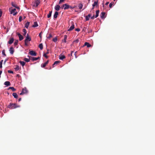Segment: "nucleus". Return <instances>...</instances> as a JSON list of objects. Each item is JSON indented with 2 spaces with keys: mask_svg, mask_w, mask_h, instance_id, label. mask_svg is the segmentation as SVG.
Here are the masks:
<instances>
[{
  "mask_svg": "<svg viewBox=\"0 0 155 155\" xmlns=\"http://www.w3.org/2000/svg\"><path fill=\"white\" fill-rule=\"evenodd\" d=\"M20 107V106L19 105H18L16 104L10 103L8 106V107L11 109H13Z\"/></svg>",
  "mask_w": 155,
  "mask_h": 155,
  "instance_id": "1",
  "label": "nucleus"
},
{
  "mask_svg": "<svg viewBox=\"0 0 155 155\" xmlns=\"http://www.w3.org/2000/svg\"><path fill=\"white\" fill-rule=\"evenodd\" d=\"M31 38L29 37L28 34H27L26 38L25 40V45L26 46H28V42L29 41H31Z\"/></svg>",
  "mask_w": 155,
  "mask_h": 155,
  "instance_id": "2",
  "label": "nucleus"
},
{
  "mask_svg": "<svg viewBox=\"0 0 155 155\" xmlns=\"http://www.w3.org/2000/svg\"><path fill=\"white\" fill-rule=\"evenodd\" d=\"M9 11L10 12V13L11 14H13V15H15L17 14V12H15L16 9L15 8H14L13 9H12V8H10L9 9Z\"/></svg>",
  "mask_w": 155,
  "mask_h": 155,
  "instance_id": "3",
  "label": "nucleus"
},
{
  "mask_svg": "<svg viewBox=\"0 0 155 155\" xmlns=\"http://www.w3.org/2000/svg\"><path fill=\"white\" fill-rule=\"evenodd\" d=\"M40 0H37L35 1V2L33 4V6L35 7H37L39 4L40 3Z\"/></svg>",
  "mask_w": 155,
  "mask_h": 155,
  "instance_id": "4",
  "label": "nucleus"
},
{
  "mask_svg": "<svg viewBox=\"0 0 155 155\" xmlns=\"http://www.w3.org/2000/svg\"><path fill=\"white\" fill-rule=\"evenodd\" d=\"M28 92V91L27 90L26 88L25 87L22 89V92L21 93H20V95H22L25 94L27 93Z\"/></svg>",
  "mask_w": 155,
  "mask_h": 155,
  "instance_id": "5",
  "label": "nucleus"
},
{
  "mask_svg": "<svg viewBox=\"0 0 155 155\" xmlns=\"http://www.w3.org/2000/svg\"><path fill=\"white\" fill-rule=\"evenodd\" d=\"M29 54L32 56H35L36 55V53L33 51H30L29 52Z\"/></svg>",
  "mask_w": 155,
  "mask_h": 155,
  "instance_id": "6",
  "label": "nucleus"
},
{
  "mask_svg": "<svg viewBox=\"0 0 155 155\" xmlns=\"http://www.w3.org/2000/svg\"><path fill=\"white\" fill-rule=\"evenodd\" d=\"M63 7H64V9H67L69 8H71V7L69 5H68L66 4H64L63 5Z\"/></svg>",
  "mask_w": 155,
  "mask_h": 155,
  "instance_id": "7",
  "label": "nucleus"
},
{
  "mask_svg": "<svg viewBox=\"0 0 155 155\" xmlns=\"http://www.w3.org/2000/svg\"><path fill=\"white\" fill-rule=\"evenodd\" d=\"M17 34L19 37V39L20 41H21L23 39V37L22 35H21L19 32H17Z\"/></svg>",
  "mask_w": 155,
  "mask_h": 155,
  "instance_id": "8",
  "label": "nucleus"
},
{
  "mask_svg": "<svg viewBox=\"0 0 155 155\" xmlns=\"http://www.w3.org/2000/svg\"><path fill=\"white\" fill-rule=\"evenodd\" d=\"M52 33H53L52 32L49 33V32H48V33L47 34V38L50 39L52 37Z\"/></svg>",
  "mask_w": 155,
  "mask_h": 155,
  "instance_id": "9",
  "label": "nucleus"
},
{
  "mask_svg": "<svg viewBox=\"0 0 155 155\" xmlns=\"http://www.w3.org/2000/svg\"><path fill=\"white\" fill-rule=\"evenodd\" d=\"M30 59L32 60L33 61H36L40 58L39 57H38L37 58H35L34 57H29Z\"/></svg>",
  "mask_w": 155,
  "mask_h": 155,
  "instance_id": "10",
  "label": "nucleus"
},
{
  "mask_svg": "<svg viewBox=\"0 0 155 155\" xmlns=\"http://www.w3.org/2000/svg\"><path fill=\"white\" fill-rule=\"evenodd\" d=\"M14 41V38H10L9 40L8 41V43L11 45L13 43Z\"/></svg>",
  "mask_w": 155,
  "mask_h": 155,
  "instance_id": "11",
  "label": "nucleus"
},
{
  "mask_svg": "<svg viewBox=\"0 0 155 155\" xmlns=\"http://www.w3.org/2000/svg\"><path fill=\"white\" fill-rule=\"evenodd\" d=\"M9 51H10V53L11 54H13L14 52V49L13 47H11L10 48V49H9Z\"/></svg>",
  "mask_w": 155,
  "mask_h": 155,
  "instance_id": "12",
  "label": "nucleus"
},
{
  "mask_svg": "<svg viewBox=\"0 0 155 155\" xmlns=\"http://www.w3.org/2000/svg\"><path fill=\"white\" fill-rule=\"evenodd\" d=\"M86 46L87 48H89L91 46V45H90L89 43L87 42H85L84 43V44L83 46L84 47Z\"/></svg>",
  "mask_w": 155,
  "mask_h": 155,
  "instance_id": "13",
  "label": "nucleus"
},
{
  "mask_svg": "<svg viewBox=\"0 0 155 155\" xmlns=\"http://www.w3.org/2000/svg\"><path fill=\"white\" fill-rule=\"evenodd\" d=\"M49 61L48 60L46 62L44 63V64H41V67L42 68H44L45 67L47 64H48V63Z\"/></svg>",
  "mask_w": 155,
  "mask_h": 155,
  "instance_id": "14",
  "label": "nucleus"
},
{
  "mask_svg": "<svg viewBox=\"0 0 155 155\" xmlns=\"http://www.w3.org/2000/svg\"><path fill=\"white\" fill-rule=\"evenodd\" d=\"M60 8V6L59 5H56L54 8L57 11H58L59 10Z\"/></svg>",
  "mask_w": 155,
  "mask_h": 155,
  "instance_id": "15",
  "label": "nucleus"
},
{
  "mask_svg": "<svg viewBox=\"0 0 155 155\" xmlns=\"http://www.w3.org/2000/svg\"><path fill=\"white\" fill-rule=\"evenodd\" d=\"M98 0L95 1L94 3V4L92 5V6L93 7H94L95 6H97L98 5Z\"/></svg>",
  "mask_w": 155,
  "mask_h": 155,
  "instance_id": "16",
  "label": "nucleus"
},
{
  "mask_svg": "<svg viewBox=\"0 0 155 155\" xmlns=\"http://www.w3.org/2000/svg\"><path fill=\"white\" fill-rule=\"evenodd\" d=\"M105 14V13L104 12H102L100 15L102 19H103L104 18V16Z\"/></svg>",
  "mask_w": 155,
  "mask_h": 155,
  "instance_id": "17",
  "label": "nucleus"
},
{
  "mask_svg": "<svg viewBox=\"0 0 155 155\" xmlns=\"http://www.w3.org/2000/svg\"><path fill=\"white\" fill-rule=\"evenodd\" d=\"M38 26V25L37 22H35L34 23V24L32 25V26L33 28H35Z\"/></svg>",
  "mask_w": 155,
  "mask_h": 155,
  "instance_id": "18",
  "label": "nucleus"
},
{
  "mask_svg": "<svg viewBox=\"0 0 155 155\" xmlns=\"http://www.w3.org/2000/svg\"><path fill=\"white\" fill-rule=\"evenodd\" d=\"M67 38V35H64V39L63 40H62V41L63 42H64V43H66V40Z\"/></svg>",
  "mask_w": 155,
  "mask_h": 155,
  "instance_id": "19",
  "label": "nucleus"
},
{
  "mask_svg": "<svg viewBox=\"0 0 155 155\" xmlns=\"http://www.w3.org/2000/svg\"><path fill=\"white\" fill-rule=\"evenodd\" d=\"M12 5L14 7L16 8H17L18 9H19V8L13 2H12Z\"/></svg>",
  "mask_w": 155,
  "mask_h": 155,
  "instance_id": "20",
  "label": "nucleus"
},
{
  "mask_svg": "<svg viewBox=\"0 0 155 155\" xmlns=\"http://www.w3.org/2000/svg\"><path fill=\"white\" fill-rule=\"evenodd\" d=\"M65 58V57L64 55H60L59 56V59L60 60H63Z\"/></svg>",
  "mask_w": 155,
  "mask_h": 155,
  "instance_id": "21",
  "label": "nucleus"
},
{
  "mask_svg": "<svg viewBox=\"0 0 155 155\" xmlns=\"http://www.w3.org/2000/svg\"><path fill=\"white\" fill-rule=\"evenodd\" d=\"M60 62H61V61H55L54 62V63L52 65L53 67H54V65H55L57 64H58L59 63H60Z\"/></svg>",
  "mask_w": 155,
  "mask_h": 155,
  "instance_id": "22",
  "label": "nucleus"
},
{
  "mask_svg": "<svg viewBox=\"0 0 155 155\" xmlns=\"http://www.w3.org/2000/svg\"><path fill=\"white\" fill-rule=\"evenodd\" d=\"M58 12H55L54 15V18H56L58 17Z\"/></svg>",
  "mask_w": 155,
  "mask_h": 155,
  "instance_id": "23",
  "label": "nucleus"
},
{
  "mask_svg": "<svg viewBox=\"0 0 155 155\" xmlns=\"http://www.w3.org/2000/svg\"><path fill=\"white\" fill-rule=\"evenodd\" d=\"M4 84L7 86H10V82L8 81H5L4 83Z\"/></svg>",
  "mask_w": 155,
  "mask_h": 155,
  "instance_id": "24",
  "label": "nucleus"
},
{
  "mask_svg": "<svg viewBox=\"0 0 155 155\" xmlns=\"http://www.w3.org/2000/svg\"><path fill=\"white\" fill-rule=\"evenodd\" d=\"M99 12V11L98 10L96 11V15L95 16V18H96L98 16Z\"/></svg>",
  "mask_w": 155,
  "mask_h": 155,
  "instance_id": "25",
  "label": "nucleus"
},
{
  "mask_svg": "<svg viewBox=\"0 0 155 155\" xmlns=\"http://www.w3.org/2000/svg\"><path fill=\"white\" fill-rule=\"evenodd\" d=\"M19 63L22 67L24 66L25 64V62L23 61H20Z\"/></svg>",
  "mask_w": 155,
  "mask_h": 155,
  "instance_id": "26",
  "label": "nucleus"
},
{
  "mask_svg": "<svg viewBox=\"0 0 155 155\" xmlns=\"http://www.w3.org/2000/svg\"><path fill=\"white\" fill-rule=\"evenodd\" d=\"M30 23L29 22H27L26 23L25 25V27L26 28H28L29 25Z\"/></svg>",
  "mask_w": 155,
  "mask_h": 155,
  "instance_id": "27",
  "label": "nucleus"
},
{
  "mask_svg": "<svg viewBox=\"0 0 155 155\" xmlns=\"http://www.w3.org/2000/svg\"><path fill=\"white\" fill-rule=\"evenodd\" d=\"M13 96L15 98H17L18 97V95L17 94L15 93H13L12 94Z\"/></svg>",
  "mask_w": 155,
  "mask_h": 155,
  "instance_id": "28",
  "label": "nucleus"
},
{
  "mask_svg": "<svg viewBox=\"0 0 155 155\" xmlns=\"http://www.w3.org/2000/svg\"><path fill=\"white\" fill-rule=\"evenodd\" d=\"M39 48L41 50H42L43 48V45L42 43L40 44L39 45Z\"/></svg>",
  "mask_w": 155,
  "mask_h": 155,
  "instance_id": "29",
  "label": "nucleus"
},
{
  "mask_svg": "<svg viewBox=\"0 0 155 155\" xmlns=\"http://www.w3.org/2000/svg\"><path fill=\"white\" fill-rule=\"evenodd\" d=\"M9 89L12 90L13 91H16V89H15L13 87H10L8 88V89Z\"/></svg>",
  "mask_w": 155,
  "mask_h": 155,
  "instance_id": "30",
  "label": "nucleus"
},
{
  "mask_svg": "<svg viewBox=\"0 0 155 155\" xmlns=\"http://www.w3.org/2000/svg\"><path fill=\"white\" fill-rule=\"evenodd\" d=\"M52 12V11H50L48 15H47V17L48 18H50Z\"/></svg>",
  "mask_w": 155,
  "mask_h": 155,
  "instance_id": "31",
  "label": "nucleus"
},
{
  "mask_svg": "<svg viewBox=\"0 0 155 155\" xmlns=\"http://www.w3.org/2000/svg\"><path fill=\"white\" fill-rule=\"evenodd\" d=\"M114 2H111L110 4L109 5L110 8H111V7H112V5H114Z\"/></svg>",
  "mask_w": 155,
  "mask_h": 155,
  "instance_id": "32",
  "label": "nucleus"
},
{
  "mask_svg": "<svg viewBox=\"0 0 155 155\" xmlns=\"http://www.w3.org/2000/svg\"><path fill=\"white\" fill-rule=\"evenodd\" d=\"M18 40H15L14 43V45L15 46H16L17 45L18 43Z\"/></svg>",
  "mask_w": 155,
  "mask_h": 155,
  "instance_id": "33",
  "label": "nucleus"
},
{
  "mask_svg": "<svg viewBox=\"0 0 155 155\" xmlns=\"http://www.w3.org/2000/svg\"><path fill=\"white\" fill-rule=\"evenodd\" d=\"M83 5L82 4H80L78 6V7H79V9H82L83 7Z\"/></svg>",
  "mask_w": 155,
  "mask_h": 155,
  "instance_id": "34",
  "label": "nucleus"
},
{
  "mask_svg": "<svg viewBox=\"0 0 155 155\" xmlns=\"http://www.w3.org/2000/svg\"><path fill=\"white\" fill-rule=\"evenodd\" d=\"M16 71H18L19 69V67L18 65H16V67L15 68Z\"/></svg>",
  "mask_w": 155,
  "mask_h": 155,
  "instance_id": "35",
  "label": "nucleus"
},
{
  "mask_svg": "<svg viewBox=\"0 0 155 155\" xmlns=\"http://www.w3.org/2000/svg\"><path fill=\"white\" fill-rule=\"evenodd\" d=\"M52 41L54 42H56L57 41V38L56 37H55L53 39Z\"/></svg>",
  "mask_w": 155,
  "mask_h": 155,
  "instance_id": "36",
  "label": "nucleus"
},
{
  "mask_svg": "<svg viewBox=\"0 0 155 155\" xmlns=\"http://www.w3.org/2000/svg\"><path fill=\"white\" fill-rule=\"evenodd\" d=\"M30 59H28L27 58H25L24 59V61H25L27 62H28L30 61Z\"/></svg>",
  "mask_w": 155,
  "mask_h": 155,
  "instance_id": "37",
  "label": "nucleus"
},
{
  "mask_svg": "<svg viewBox=\"0 0 155 155\" xmlns=\"http://www.w3.org/2000/svg\"><path fill=\"white\" fill-rule=\"evenodd\" d=\"M3 61V60H2L0 62V68H2V64Z\"/></svg>",
  "mask_w": 155,
  "mask_h": 155,
  "instance_id": "38",
  "label": "nucleus"
},
{
  "mask_svg": "<svg viewBox=\"0 0 155 155\" xmlns=\"http://www.w3.org/2000/svg\"><path fill=\"white\" fill-rule=\"evenodd\" d=\"M2 54L4 56H6V54L5 53V50H3L2 51Z\"/></svg>",
  "mask_w": 155,
  "mask_h": 155,
  "instance_id": "39",
  "label": "nucleus"
},
{
  "mask_svg": "<svg viewBox=\"0 0 155 155\" xmlns=\"http://www.w3.org/2000/svg\"><path fill=\"white\" fill-rule=\"evenodd\" d=\"M74 25H71V27H70V28L69 29H74Z\"/></svg>",
  "mask_w": 155,
  "mask_h": 155,
  "instance_id": "40",
  "label": "nucleus"
},
{
  "mask_svg": "<svg viewBox=\"0 0 155 155\" xmlns=\"http://www.w3.org/2000/svg\"><path fill=\"white\" fill-rule=\"evenodd\" d=\"M8 73H12V74L13 73V72L12 71L10 70H8Z\"/></svg>",
  "mask_w": 155,
  "mask_h": 155,
  "instance_id": "41",
  "label": "nucleus"
},
{
  "mask_svg": "<svg viewBox=\"0 0 155 155\" xmlns=\"http://www.w3.org/2000/svg\"><path fill=\"white\" fill-rule=\"evenodd\" d=\"M89 18L87 16L85 17V19L86 21H88L89 19Z\"/></svg>",
  "mask_w": 155,
  "mask_h": 155,
  "instance_id": "42",
  "label": "nucleus"
},
{
  "mask_svg": "<svg viewBox=\"0 0 155 155\" xmlns=\"http://www.w3.org/2000/svg\"><path fill=\"white\" fill-rule=\"evenodd\" d=\"M47 54H46V53H45V54H44L43 56L45 58H48V56H47Z\"/></svg>",
  "mask_w": 155,
  "mask_h": 155,
  "instance_id": "43",
  "label": "nucleus"
},
{
  "mask_svg": "<svg viewBox=\"0 0 155 155\" xmlns=\"http://www.w3.org/2000/svg\"><path fill=\"white\" fill-rule=\"evenodd\" d=\"M42 34V31H41L39 34V36L40 38L41 39L42 38L41 34Z\"/></svg>",
  "mask_w": 155,
  "mask_h": 155,
  "instance_id": "44",
  "label": "nucleus"
},
{
  "mask_svg": "<svg viewBox=\"0 0 155 155\" xmlns=\"http://www.w3.org/2000/svg\"><path fill=\"white\" fill-rule=\"evenodd\" d=\"M65 0H60L59 1V4H61V3H62V2H63Z\"/></svg>",
  "mask_w": 155,
  "mask_h": 155,
  "instance_id": "45",
  "label": "nucleus"
},
{
  "mask_svg": "<svg viewBox=\"0 0 155 155\" xmlns=\"http://www.w3.org/2000/svg\"><path fill=\"white\" fill-rule=\"evenodd\" d=\"M22 19V17L21 16H20L19 18V20L20 21H21Z\"/></svg>",
  "mask_w": 155,
  "mask_h": 155,
  "instance_id": "46",
  "label": "nucleus"
},
{
  "mask_svg": "<svg viewBox=\"0 0 155 155\" xmlns=\"http://www.w3.org/2000/svg\"><path fill=\"white\" fill-rule=\"evenodd\" d=\"M79 41L78 39H77L76 40L74 41V42L76 43H78Z\"/></svg>",
  "mask_w": 155,
  "mask_h": 155,
  "instance_id": "47",
  "label": "nucleus"
},
{
  "mask_svg": "<svg viewBox=\"0 0 155 155\" xmlns=\"http://www.w3.org/2000/svg\"><path fill=\"white\" fill-rule=\"evenodd\" d=\"M2 14V12L1 11V10L0 9V18L1 17Z\"/></svg>",
  "mask_w": 155,
  "mask_h": 155,
  "instance_id": "48",
  "label": "nucleus"
},
{
  "mask_svg": "<svg viewBox=\"0 0 155 155\" xmlns=\"http://www.w3.org/2000/svg\"><path fill=\"white\" fill-rule=\"evenodd\" d=\"M95 16L93 15V16H91V18L92 19H94L95 18Z\"/></svg>",
  "mask_w": 155,
  "mask_h": 155,
  "instance_id": "49",
  "label": "nucleus"
},
{
  "mask_svg": "<svg viewBox=\"0 0 155 155\" xmlns=\"http://www.w3.org/2000/svg\"><path fill=\"white\" fill-rule=\"evenodd\" d=\"M24 30L23 31H24V34H25H25L26 33V30Z\"/></svg>",
  "mask_w": 155,
  "mask_h": 155,
  "instance_id": "50",
  "label": "nucleus"
},
{
  "mask_svg": "<svg viewBox=\"0 0 155 155\" xmlns=\"http://www.w3.org/2000/svg\"><path fill=\"white\" fill-rule=\"evenodd\" d=\"M89 18H91V14H89L88 15H87Z\"/></svg>",
  "mask_w": 155,
  "mask_h": 155,
  "instance_id": "51",
  "label": "nucleus"
},
{
  "mask_svg": "<svg viewBox=\"0 0 155 155\" xmlns=\"http://www.w3.org/2000/svg\"><path fill=\"white\" fill-rule=\"evenodd\" d=\"M49 53V50L48 49L47 50V52H46V53H45L46 54H48Z\"/></svg>",
  "mask_w": 155,
  "mask_h": 155,
  "instance_id": "52",
  "label": "nucleus"
},
{
  "mask_svg": "<svg viewBox=\"0 0 155 155\" xmlns=\"http://www.w3.org/2000/svg\"><path fill=\"white\" fill-rule=\"evenodd\" d=\"M74 55H75V58H77V56H76V52H75L74 53Z\"/></svg>",
  "mask_w": 155,
  "mask_h": 155,
  "instance_id": "53",
  "label": "nucleus"
},
{
  "mask_svg": "<svg viewBox=\"0 0 155 155\" xmlns=\"http://www.w3.org/2000/svg\"><path fill=\"white\" fill-rule=\"evenodd\" d=\"M109 3V2H107L105 3V5H107Z\"/></svg>",
  "mask_w": 155,
  "mask_h": 155,
  "instance_id": "54",
  "label": "nucleus"
},
{
  "mask_svg": "<svg viewBox=\"0 0 155 155\" xmlns=\"http://www.w3.org/2000/svg\"><path fill=\"white\" fill-rule=\"evenodd\" d=\"M21 98H20L19 99H18V101H20L21 100Z\"/></svg>",
  "mask_w": 155,
  "mask_h": 155,
  "instance_id": "55",
  "label": "nucleus"
},
{
  "mask_svg": "<svg viewBox=\"0 0 155 155\" xmlns=\"http://www.w3.org/2000/svg\"><path fill=\"white\" fill-rule=\"evenodd\" d=\"M7 60H5L4 61V64H5V63H6V62Z\"/></svg>",
  "mask_w": 155,
  "mask_h": 155,
  "instance_id": "56",
  "label": "nucleus"
},
{
  "mask_svg": "<svg viewBox=\"0 0 155 155\" xmlns=\"http://www.w3.org/2000/svg\"><path fill=\"white\" fill-rule=\"evenodd\" d=\"M75 30L76 31H78H78H80V30Z\"/></svg>",
  "mask_w": 155,
  "mask_h": 155,
  "instance_id": "57",
  "label": "nucleus"
},
{
  "mask_svg": "<svg viewBox=\"0 0 155 155\" xmlns=\"http://www.w3.org/2000/svg\"><path fill=\"white\" fill-rule=\"evenodd\" d=\"M2 71H0V75H1V74H2Z\"/></svg>",
  "mask_w": 155,
  "mask_h": 155,
  "instance_id": "58",
  "label": "nucleus"
},
{
  "mask_svg": "<svg viewBox=\"0 0 155 155\" xmlns=\"http://www.w3.org/2000/svg\"><path fill=\"white\" fill-rule=\"evenodd\" d=\"M2 71H0V75H1V74H2Z\"/></svg>",
  "mask_w": 155,
  "mask_h": 155,
  "instance_id": "59",
  "label": "nucleus"
},
{
  "mask_svg": "<svg viewBox=\"0 0 155 155\" xmlns=\"http://www.w3.org/2000/svg\"><path fill=\"white\" fill-rule=\"evenodd\" d=\"M94 8V7H93L92 8V9H93Z\"/></svg>",
  "mask_w": 155,
  "mask_h": 155,
  "instance_id": "60",
  "label": "nucleus"
},
{
  "mask_svg": "<svg viewBox=\"0 0 155 155\" xmlns=\"http://www.w3.org/2000/svg\"><path fill=\"white\" fill-rule=\"evenodd\" d=\"M73 51H72V52H71V55H72V53H73Z\"/></svg>",
  "mask_w": 155,
  "mask_h": 155,
  "instance_id": "61",
  "label": "nucleus"
},
{
  "mask_svg": "<svg viewBox=\"0 0 155 155\" xmlns=\"http://www.w3.org/2000/svg\"><path fill=\"white\" fill-rule=\"evenodd\" d=\"M73 51H72V52H71V55H72V53H73Z\"/></svg>",
  "mask_w": 155,
  "mask_h": 155,
  "instance_id": "62",
  "label": "nucleus"
},
{
  "mask_svg": "<svg viewBox=\"0 0 155 155\" xmlns=\"http://www.w3.org/2000/svg\"><path fill=\"white\" fill-rule=\"evenodd\" d=\"M68 31H70V30H70V29H69V30H68Z\"/></svg>",
  "mask_w": 155,
  "mask_h": 155,
  "instance_id": "63",
  "label": "nucleus"
},
{
  "mask_svg": "<svg viewBox=\"0 0 155 155\" xmlns=\"http://www.w3.org/2000/svg\"><path fill=\"white\" fill-rule=\"evenodd\" d=\"M8 30H7V32H8Z\"/></svg>",
  "mask_w": 155,
  "mask_h": 155,
  "instance_id": "64",
  "label": "nucleus"
}]
</instances>
